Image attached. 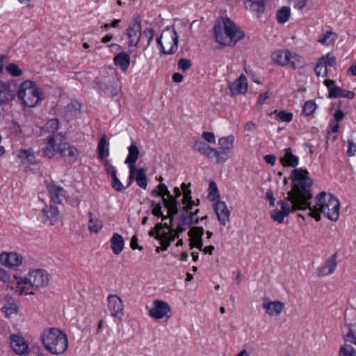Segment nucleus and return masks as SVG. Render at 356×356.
Here are the masks:
<instances>
[{"mask_svg": "<svg viewBox=\"0 0 356 356\" xmlns=\"http://www.w3.org/2000/svg\"><path fill=\"white\" fill-rule=\"evenodd\" d=\"M292 187L289 194L294 210L309 209V216L316 221L321 220V213L328 219L336 221L339 216L340 203L337 198L325 192H321L315 197L316 204L311 207L309 200L313 195L311 193L312 179L307 170L296 168L291 172Z\"/></svg>", "mask_w": 356, "mask_h": 356, "instance_id": "nucleus-1", "label": "nucleus"}, {"mask_svg": "<svg viewBox=\"0 0 356 356\" xmlns=\"http://www.w3.org/2000/svg\"><path fill=\"white\" fill-rule=\"evenodd\" d=\"M216 41L223 46H234L244 38V33L228 17L218 19L213 27Z\"/></svg>", "mask_w": 356, "mask_h": 356, "instance_id": "nucleus-2", "label": "nucleus"}, {"mask_svg": "<svg viewBox=\"0 0 356 356\" xmlns=\"http://www.w3.org/2000/svg\"><path fill=\"white\" fill-rule=\"evenodd\" d=\"M15 291L19 295H33V289L45 287L49 282V275L44 270L37 269L29 273L28 277L17 279Z\"/></svg>", "mask_w": 356, "mask_h": 356, "instance_id": "nucleus-3", "label": "nucleus"}, {"mask_svg": "<svg viewBox=\"0 0 356 356\" xmlns=\"http://www.w3.org/2000/svg\"><path fill=\"white\" fill-rule=\"evenodd\" d=\"M41 341L44 348L52 355L64 353L68 347L67 334L58 328H47L41 334Z\"/></svg>", "mask_w": 356, "mask_h": 356, "instance_id": "nucleus-4", "label": "nucleus"}, {"mask_svg": "<svg viewBox=\"0 0 356 356\" xmlns=\"http://www.w3.org/2000/svg\"><path fill=\"white\" fill-rule=\"evenodd\" d=\"M17 96L25 106L31 108L35 106L42 100L40 88L31 81H25L21 83Z\"/></svg>", "mask_w": 356, "mask_h": 356, "instance_id": "nucleus-5", "label": "nucleus"}, {"mask_svg": "<svg viewBox=\"0 0 356 356\" xmlns=\"http://www.w3.org/2000/svg\"><path fill=\"white\" fill-rule=\"evenodd\" d=\"M179 35L174 29H166L156 40L161 54L172 55L178 49Z\"/></svg>", "mask_w": 356, "mask_h": 356, "instance_id": "nucleus-6", "label": "nucleus"}, {"mask_svg": "<svg viewBox=\"0 0 356 356\" xmlns=\"http://www.w3.org/2000/svg\"><path fill=\"white\" fill-rule=\"evenodd\" d=\"M151 195L154 197H161L165 207L168 210V215L172 216L178 213V202L170 194L167 186L165 184H159L156 188L151 191Z\"/></svg>", "mask_w": 356, "mask_h": 356, "instance_id": "nucleus-7", "label": "nucleus"}, {"mask_svg": "<svg viewBox=\"0 0 356 356\" xmlns=\"http://www.w3.org/2000/svg\"><path fill=\"white\" fill-rule=\"evenodd\" d=\"M66 138L61 134L49 135L44 140V146L42 147L43 154L48 157L52 158L54 156L60 153V149L65 145Z\"/></svg>", "mask_w": 356, "mask_h": 356, "instance_id": "nucleus-8", "label": "nucleus"}, {"mask_svg": "<svg viewBox=\"0 0 356 356\" xmlns=\"http://www.w3.org/2000/svg\"><path fill=\"white\" fill-rule=\"evenodd\" d=\"M234 137L232 135L222 137L218 140L219 149H216V163H223L229 158V154L234 148Z\"/></svg>", "mask_w": 356, "mask_h": 356, "instance_id": "nucleus-9", "label": "nucleus"}, {"mask_svg": "<svg viewBox=\"0 0 356 356\" xmlns=\"http://www.w3.org/2000/svg\"><path fill=\"white\" fill-rule=\"evenodd\" d=\"M289 192L287 193V195H289ZM277 204L280 206V210L275 209L272 211L270 217L277 223H282L283 222L284 218L289 215L291 211L295 210L293 209V206L291 200H289V196H287L286 200L279 201Z\"/></svg>", "mask_w": 356, "mask_h": 356, "instance_id": "nucleus-10", "label": "nucleus"}, {"mask_svg": "<svg viewBox=\"0 0 356 356\" xmlns=\"http://www.w3.org/2000/svg\"><path fill=\"white\" fill-rule=\"evenodd\" d=\"M324 84L327 86L329 92V97L339 98L343 97L348 99H353L355 97V93L353 91L347 90L335 85L333 80L326 79Z\"/></svg>", "mask_w": 356, "mask_h": 356, "instance_id": "nucleus-11", "label": "nucleus"}, {"mask_svg": "<svg viewBox=\"0 0 356 356\" xmlns=\"http://www.w3.org/2000/svg\"><path fill=\"white\" fill-rule=\"evenodd\" d=\"M171 309L169 304L163 300H156L153 302L149 310V316L154 319H161L165 317L170 318L168 314Z\"/></svg>", "mask_w": 356, "mask_h": 356, "instance_id": "nucleus-12", "label": "nucleus"}, {"mask_svg": "<svg viewBox=\"0 0 356 356\" xmlns=\"http://www.w3.org/2000/svg\"><path fill=\"white\" fill-rule=\"evenodd\" d=\"M108 309L113 317L121 318L124 315V304L117 295L110 294L108 298Z\"/></svg>", "mask_w": 356, "mask_h": 356, "instance_id": "nucleus-13", "label": "nucleus"}, {"mask_svg": "<svg viewBox=\"0 0 356 356\" xmlns=\"http://www.w3.org/2000/svg\"><path fill=\"white\" fill-rule=\"evenodd\" d=\"M127 35L129 39L128 47H137L142 35L140 22H136L129 26L127 29Z\"/></svg>", "mask_w": 356, "mask_h": 356, "instance_id": "nucleus-14", "label": "nucleus"}, {"mask_svg": "<svg viewBox=\"0 0 356 356\" xmlns=\"http://www.w3.org/2000/svg\"><path fill=\"white\" fill-rule=\"evenodd\" d=\"M10 346L16 354L19 355H27L29 354V345L22 337L12 334L10 337Z\"/></svg>", "mask_w": 356, "mask_h": 356, "instance_id": "nucleus-15", "label": "nucleus"}, {"mask_svg": "<svg viewBox=\"0 0 356 356\" xmlns=\"http://www.w3.org/2000/svg\"><path fill=\"white\" fill-rule=\"evenodd\" d=\"M228 88L230 90V95H243L248 90V80L244 74H241L239 77L232 83H229Z\"/></svg>", "mask_w": 356, "mask_h": 356, "instance_id": "nucleus-16", "label": "nucleus"}, {"mask_svg": "<svg viewBox=\"0 0 356 356\" xmlns=\"http://www.w3.org/2000/svg\"><path fill=\"white\" fill-rule=\"evenodd\" d=\"M47 188L54 204H61L65 199L66 192L62 186L51 182L47 184Z\"/></svg>", "mask_w": 356, "mask_h": 356, "instance_id": "nucleus-17", "label": "nucleus"}, {"mask_svg": "<svg viewBox=\"0 0 356 356\" xmlns=\"http://www.w3.org/2000/svg\"><path fill=\"white\" fill-rule=\"evenodd\" d=\"M204 229L200 227H193L191 228L188 232V235L190 237V245L191 248H196L200 250L203 248L202 236L204 234Z\"/></svg>", "mask_w": 356, "mask_h": 356, "instance_id": "nucleus-18", "label": "nucleus"}, {"mask_svg": "<svg viewBox=\"0 0 356 356\" xmlns=\"http://www.w3.org/2000/svg\"><path fill=\"white\" fill-rule=\"evenodd\" d=\"M337 252L332 254L325 261L323 266L317 269V276L323 277L334 273L337 266Z\"/></svg>", "mask_w": 356, "mask_h": 356, "instance_id": "nucleus-19", "label": "nucleus"}, {"mask_svg": "<svg viewBox=\"0 0 356 356\" xmlns=\"http://www.w3.org/2000/svg\"><path fill=\"white\" fill-rule=\"evenodd\" d=\"M262 307L265 310V312L269 316H277L283 311L284 305L281 301H271L268 298H265Z\"/></svg>", "mask_w": 356, "mask_h": 356, "instance_id": "nucleus-20", "label": "nucleus"}, {"mask_svg": "<svg viewBox=\"0 0 356 356\" xmlns=\"http://www.w3.org/2000/svg\"><path fill=\"white\" fill-rule=\"evenodd\" d=\"M42 221L45 224L52 225L58 220L59 211L56 207L45 205V207L42 209Z\"/></svg>", "mask_w": 356, "mask_h": 356, "instance_id": "nucleus-21", "label": "nucleus"}, {"mask_svg": "<svg viewBox=\"0 0 356 356\" xmlns=\"http://www.w3.org/2000/svg\"><path fill=\"white\" fill-rule=\"evenodd\" d=\"M59 154L65 162L72 163L78 159L79 151L74 146L70 145L66 142L65 145L60 149Z\"/></svg>", "mask_w": 356, "mask_h": 356, "instance_id": "nucleus-22", "label": "nucleus"}, {"mask_svg": "<svg viewBox=\"0 0 356 356\" xmlns=\"http://www.w3.org/2000/svg\"><path fill=\"white\" fill-rule=\"evenodd\" d=\"M214 211L218 220L222 225H225L229 221L230 211L225 202L218 201L214 204Z\"/></svg>", "mask_w": 356, "mask_h": 356, "instance_id": "nucleus-23", "label": "nucleus"}, {"mask_svg": "<svg viewBox=\"0 0 356 356\" xmlns=\"http://www.w3.org/2000/svg\"><path fill=\"white\" fill-rule=\"evenodd\" d=\"M0 262L9 268L16 267L22 264V257L15 252L2 253L0 254Z\"/></svg>", "mask_w": 356, "mask_h": 356, "instance_id": "nucleus-24", "label": "nucleus"}, {"mask_svg": "<svg viewBox=\"0 0 356 356\" xmlns=\"http://www.w3.org/2000/svg\"><path fill=\"white\" fill-rule=\"evenodd\" d=\"M280 161L283 165L292 168L296 167L299 163L298 157L293 154L291 147L286 148L284 150V154L280 158Z\"/></svg>", "mask_w": 356, "mask_h": 356, "instance_id": "nucleus-25", "label": "nucleus"}, {"mask_svg": "<svg viewBox=\"0 0 356 356\" xmlns=\"http://www.w3.org/2000/svg\"><path fill=\"white\" fill-rule=\"evenodd\" d=\"M113 63L118 66L123 72H126L130 65V56L126 52H120L114 56Z\"/></svg>", "mask_w": 356, "mask_h": 356, "instance_id": "nucleus-26", "label": "nucleus"}, {"mask_svg": "<svg viewBox=\"0 0 356 356\" xmlns=\"http://www.w3.org/2000/svg\"><path fill=\"white\" fill-rule=\"evenodd\" d=\"M193 148L195 151L207 156L209 159L215 158L216 159V149L211 147L204 142L195 141Z\"/></svg>", "mask_w": 356, "mask_h": 356, "instance_id": "nucleus-27", "label": "nucleus"}, {"mask_svg": "<svg viewBox=\"0 0 356 356\" xmlns=\"http://www.w3.org/2000/svg\"><path fill=\"white\" fill-rule=\"evenodd\" d=\"M139 154L140 152L137 145L134 143H131L128 147V155L124 161V163L129 165V168L136 167V163L138 159Z\"/></svg>", "mask_w": 356, "mask_h": 356, "instance_id": "nucleus-28", "label": "nucleus"}, {"mask_svg": "<svg viewBox=\"0 0 356 356\" xmlns=\"http://www.w3.org/2000/svg\"><path fill=\"white\" fill-rule=\"evenodd\" d=\"M289 56H291V51L286 49L276 51L271 56L273 60L282 66L288 65Z\"/></svg>", "mask_w": 356, "mask_h": 356, "instance_id": "nucleus-29", "label": "nucleus"}, {"mask_svg": "<svg viewBox=\"0 0 356 356\" xmlns=\"http://www.w3.org/2000/svg\"><path fill=\"white\" fill-rule=\"evenodd\" d=\"M266 0H246L245 6L246 8L257 13L259 17L263 14L265 10V2Z\"/></svg>", "mask_w": 356, "mask_h": 356, "instance_id": "nucleus-30", "label": "nucleus"}, {"mask_svg": "<svg viewBox=\"0 0 356 356\" xmlns=\"http://www.w3.org/2000/svg\"><path fill=\"white\" fill-rule=\"evenodd\" d=\"M98 157L101 161L107 159L109 156V143L107 142L106 135H103L97 145Z\"/></svg>", "mask_w": 356, "mask_h": 356, "instance_id": "nucleus-31", "label": "nucleus"}, {"mask_svg": "<svg viewBox=\"0 0 356 356\" xmlns=\"http://www.w3.org/2000/svg\"><path fill=\"white\" fill-rule=\"evenodd\" d=\"M111 249L113 252L118 255L120 254L124 246V240L122 235L115 233L111 238Z\"/></svg>", "mask_w": 356, "mask_h": 356, "instance_id": "nucleus-32", "label": "nucleus"}, {"mask_svg": "<svg viewBox=\"0 0 356 356\" xmlns=\"http://www.w3.org/2000/svg\"><path fill=\"white\" fill-rule=\"evenodd\" d=\"M190 186V183L188 185H186L185 183H182L181 185V190L184 193L182 202L184 204H185L184 207H186L187 211L190 209H192L193 205L195 204L194 202L191 200V191L188 188Z\"/></svg>", "mask_w": 356, "mask_h": 356, "instance_id": "nucleus-33", "label": "nucleus"}, {"mask_svg": "<svg viewBox=\"0 0 356 356\" xmlns=\"http://www.w3.org/2000/svg\"><path fill=\"white\" fill-rule=\"evenodd\" d=\"M289 60L288 66L293 70L300 69L304 67L305 65V58L296 54L291 52V56H289Z\"/></svg>", "mask_w": 356, "mask_h": 356, "instance_id": "nucleus-34", "label": "nucleus"}, {"mask_svg": "<svg viewBox=\"0 0 356 356\" xmlns=\"http://www.w3.org/2000/svg\"><path fill=\"white\" fill-rule=\"evenodd\" d=\"M185 213L182 215L183 222L188 226H191L193 224H197L199 222V218L196 216L199 211V209H196L194 212H192L190 209L186 211V207H184Z\"/></svg>", "mask_w": 356, "mask_h": 356, "instance_id": "nucleus-35", "label": "nucleus"}, {"mask_svg": "<svg viewBox=\"0 0 356 356\" xmlns=\"http://www.w3.org/2000/svg\"><path fill=\"white\" fill-rule=\"evenodd\" d=\"M17 156L24 163L35 164V157L31 149H20Z\"/></svg>", "mask_w": 356, "mask_h": 356, "instance_id": "nucleus-36", "label": "nucleus"}, {"mask_svg": "<svg viewBox=\"0 0 356 356\" xmlns=\"http://www.w3.org/2000/svg\"><path fill=\"white\" fill-rule=\"evenodd\" d=\"M89 221H88V229L94 233H98L103 227L102 222L98 218H94L92 213L88 212Z\"/></svg>", "mask_w": 356, "mask_h": 356, "instance_id": "nucleus-37", "label": "nucleus"}, {"mask_svg": "<svg viewBox=\"0 0 356 356\" xmlns=\"http://www.w3.org/2000/svg\"><path fill=\"white\" fill-rule=\"evenodd\" d=\"M157 240L159 241L161 246L156 248V252H160L161 251L167 250V249L170 246L171 242L175 241V236L168 235V236H161H161L159 235L157 236Z\"/></svg>", "mask_w": 356, "mask_h": 356, "instance_id": "nucleus-38", "label": "nucleus"}, {"mask_svg": "<svg viewBox=\"0 0 356 356\" xmlns=\"http://www.w3.org/2000/svg\"><path fill=\"white\" fill-rule=\"evenodd\" d=\"M136 181L139 187L143 189H146L147 186V180L145 168H140L139 169L136 170Z\"/></svg>", "mask_w": 356, "mask_h": 356, "instance_id": "nucleus-39", "label": "nucleus"}, {"mask_svg": "<svg viewBox=\"0 0 356 356\" xmlns=\"http://www.w3.org/2000/svg\"><path fill=\"white\" fill-rule=\"evenodd\" d=\"M290 16V8L286 6L281 8L277 13V21L284 24L288 21Z\"/></svg>", "mask_w": 356, "mask_h": 356, "instance_id": "nucleus-40", "label": "nucleus"}, {"mask_svg": "<svg viewBox=\"0 0 356 356\" xmlns=\"http://www.w3.org/2000/svg\"><path fill=\"white\" fill-rule=\"evenodd\" d=\"M336 39L337 35L335 33L327 31L322 38L318 39V42L324 45H329L332 42H334Z\"/></svg>", "mask_w": 356, "mask_h": 356, "instance_id": "nucleus-41", "label": "nucleus"}, {"mask_svg": "<svg viewBox=\"0 0 356 356\" xmlns=\"http://www.w3.org/2000/svg\"><path fill=\"white\" fill-rule=\"evenodd\" d=\"M316 108V104L312 100L306 101L303 105L302 113L309 116L312 114Z\"/></svg>", "mask_w": 356, "mask_h": 356, "instance_id": "nucleus-42", "label": "nucleus"}, {"mask_svg": "<svg viewBox=\"0 0 356 356\" xmlns=\"http://www.w3.org/2000/svg\"><path fill=\"white\" fill-rule=\"evenodd\" d=\"M161 228H162V223H159L156 225L154 229H152L149 232V236L152 237H154L157 240V236L159 235L161 236H168V235H170V232H161Z\"/></svg>", "mask_w": 356, "mask_h": 356, "instance_id": "nucleus-43", "label": "nucleus"}, {"mask_svg": "<svg viewBox=\"0 0 356 356\" xmlns=\"http://www.w3.org/2000/svg\"><path fill=\"white\" fill-rule=\"evenodd\" d=\"M6 72L13 76H19L22 74V71L15 63H10L6 67Z\"/></svg>", "mask_w": 356, "mask_h": 356, "instance_id": "nucleus-44", "label": "nucleus"}, {"mask_svg": "<svg viewBox=\"0 0 356 356\" xmlns=\"http://www.w3.org/2000/svg\"><path fill=\"white\" fill-rule=\"evenodd\" d=\"M102 164L104 165L106 173L108 175H110L111 177L117 175V170L115 166H113L108 159H105L102 161Z\"/></svg>", "mask_w": 356, "mask_h": 356, "instance_id": "nucleus-45", "label": "nucleus"}, {"mask_svg": "<svg viewBox=\"0 0 356 356\" xmlns=\"http://www.w3.org/2000/svg\"><path fill=\"white\" fill-rule=\"evenodd\" d=\"M163 206L165 207L163 202H159V205L156 207L153 208L152 209L153 215L157 217H161L163 220L167 219L168 218H170V220H172L174 216H170L168 214V216H164L162 211Z\"/></svg>", "mask_w": 356, "mask_h": 356, "instance_id": "nucleus-46", "label": "nucleus"}, {"mask_svg": "<svg viewBox=\"0 0 356 356\" xmlns=\"http://www.w3.org/2000/svg\"><path fill=\"white\" fill-rule=\"evenodd\" d=\"M339 355L341 356H356V351L352 346L345 344L341 347Z\"/></svg>", "mask_w": 356, "mask_h": 356, "instance_id": "nucleus-47", "label": "nucleus"}, {"mask_svg": "<svg viewBox=\"0 0 356 356\" xmlns=\"http://www.w3.org/2000/svg\"><path fill=\"white\" fill-rule=\"evenodd\" d=\"M59 127V121L57 119H51L48 120L44 126V129L50 133H54L56 131Z\"/></svg>", "mask_w": 356, "mask_h": 356, "instance_id": "nucleus-48", "label": "nucleus"}, {"mask_svg": "<svg viewBox=\"0 0 356 356\" xmlns=\"http://www.w3.org/2000/svg\"><path fill=\"white\" fill-rule=\"evenodd\" d=\"M327 67L325 66V63L321 61L320 60L318 61V63L316 65V67L314 68L315 74L317 76H327Z\"/></svg>", "mask_w": 356, "mask_h": 356, "instance_id": "nucleus-49", "label": "nucleus"}, {"mask_svg": "<svg viewBox=\"0 0 356 356\" xmlns=\"http://www.w3.org/2000/svg\"><path fill=\"white\" fill-rule=\"evenodd\" d=\"M293 119V113L285 111H280L276 115V120L284 122H289Z\"/></svg>", "mask_w": 356, "mask_h": 356, "instance_id": "nucleus-50", "label": "nucleus"}, {"mask_svg": "<svg viewBox=\"0 0 356 356\" xmlns=\"http://www.w3.org/2000/svg\"><path fill=\"white\" fill-rule=\"evenodd\" d=\"M111 186L115 191L118 192H122L126 188V187L123 186L122 183L118 178L117 175L111 177Z\"/></svg>", "mask_w": 356, "mask_h": 356, "instance_id": "nucleus-51", "label": "nucleus"}, {"mask_svg": "<svg viewBox=\"0 0 356 356\" xmlns=\"http://www.w3.org/2000/svg\"><path fill=\"white\" fill-rule=\"evenodd\" d=\"M209 196L212 200H214L219 197V193H218L217 185L213 181H211L210 182L209 186Z\"/></svg>", "mask_w": 356, "mask_h": 356, "instance_id": "nucleus-52", "label": "nucleus"}, {"mask_svg": "<svg viewBox=\"0 0 356 356\" xmlns=\"http://www.w3.org/2000/svg\"><path fill=\"white\" fill-rule=\"evenodd\" d=\"M320 60L325 63V66L333 67L336 65L337 60L334 56L327 54L325 56H322Z\"/></svg>", "mask_w": 356, "mask_h": 356, "instance_id": "nucleus-53", "label": "nucleus"}, {"mask_svg": "<svg viewBox=\"0 0 356 356\" xmlns=\"http://www.w3.org/2000/svg\"><path fill=\"white\" fill-rule=\"evenodd\" d=\"M2 310L5 312L6 316H10L18 313V307L15 303H12L9 306H3Z\"/></svg>", "mask_w": 356, "mask_h": 356, "instance_id": "nucleus-54", "label": "nucleus"}, {"mask_svg": "<svg viewBox=\"0 0 356 356\" xmlns=\"http://www.w3.org/2000/svg\"><path fill=\"white\" fill-rule=\"evenodd\" d=\"M188 227H189V226L186 225L182 220L181 222L178 224L176 229H174V232H170V235L175 236V239L179 238V234L184 232Z\"/></svg>", "mask_w": 356, "mask_h": 356, "instance_id": "nucleus-55", "label": "nucleus"}, {"mask_svg": "<svg viewBox=\"0 0 356 356\" xmlns=\"http://www.w3.org/2000/svg\"><path fill=\"white\" fill-rule=\"evenodd\" d=\"M191 66L192 63L189 59L181 58L178 61V67L184 72L189 70L191 67Z\"/></svg>", "mask_w": 356, "mask_h": 356, "instance_id": "nucleus-56", "label": "nucleus"}, {"mask_svg": "<svg viewBox=\"0 0 356 356\" xmlns=\"http://www.w3.org/2000/svg\"><path fill=\"white\" fill-rule=\"evenodd\" d=\"M143 35L147 39V46H149L154 35V31L152 28L147 27L143 32Z\"/></svg>", "mask_w": 356, "mask_h": 356, "instance_id": "nucleus-57", "label": "nucleus"}, {"mask_svg": "<svg viewBox=\"0 0 356 356\" xmlns=\"http://www.w3.org/2000/svg\"><path fill=\"white\" fill-rule=\"evenodd\" d=\"M6 89V83L0 80V105L5 104L7 101V98L4 97Z\"/></svg>", "mask_w": 356, "mask_h": 356, "instance_id": "nucleus-58", "label": "nucleus"}, {"mask_svg": "<svg viewBox=\"0 0 356 356\" xmlns=\"http://www.w3.org/2000/svg\"><path fill=\"white\" fill-rule=\"evenodd\" d=\"M104 93L108 97H115L118 93V89L115 87L105 86L103 88Z\"/></svg>", "mask_w": 356, "mask_h": 356, "instance_id": "nucleus-59", "label": "nucleus"}, {"mask_svg": "<svg viewBox=\"0 0 356 356\" xmlns=\"http://www.w3.org/2000/svg\"><path fill=\"white\" fill-rule=\"evenodd\" d=\"M347 154L348 156H353L356 153V144L352 140L348 139V141Z\"/></svg>", "mask_w": 356, "mask_h": 356, "instance_id": "nucleus-60", "label": "nucleus"}, {"mask_svg": "<svg viewBox=\"0 0 356 356\" xmlns=\"http://www.w3.org/2000/svg\"><path fill=\"white\" fill-rule=\"evenodd\" d=\"M202 137L210 143H215L216 142L215 135L212 132L204 131L202 133Z\"/></svg>", "mask_w": 356, "mask_h": 356, "instance_id": "nucleus-61", "label": "nucleus"}, {"mask_svg": "<svg viewBox=\"0 0 356 356\" xmlns=\"http://www.w3.org/2000/svg\"><path fill=\"white\" fill-rule=\"evenodd\" d=\"M10 276L6 270L0 268V282L6 283L10 282Z\"/></svg>", "mask_w": 356, "mask_h": 356, "instance_id": "nucleus-62", "label": "nucleus"}, {"mask_svg": "<svg viewBox=\"0 0 356 356\" xmlns=\"http://www.w3.org/2000/svg\"><path fill=\"white\" fill-rule=\"evenodd\" d=\"M272 93L268 91L260 94L257 100V103L260 105H262L265 101L270 97Z\"/></svg>", "mask_w": 356, "mask_h": 356, "instance_id": "nucleus-63", "label": "nucleus"}, {"mask_svg": "<svg viewBox=\"0 0 356 356\" xmlns=\"http://www.w3.org/2000/svg\"><path fill=\"white\" fill-rule=\"evenodd\" d=\"M130 246L133 250L138 249L139 250H142L143 248L142 246L138 245V238L137 236H133L131 239Z\"/></svg>", "mask_w": 356, "mask_h": 356, "instance_id": "nucleus-64", "label": "nucleus"}]
</instances>
